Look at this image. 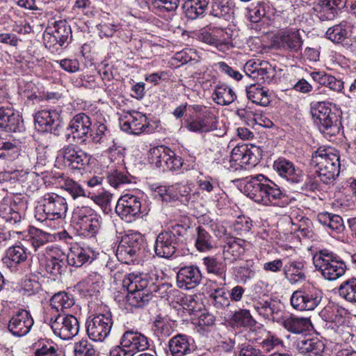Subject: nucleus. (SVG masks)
<instances>
[{"mask_svg":"<svg viewBox=\"0 0 356 356\" xmlns=\"http://www.w3.org/2000/svg\"><path fill=\"white\" fill-rule=\"evenodd\" d=\"M243 191L255 202L265 206L284 207L289 204V197L280 186L261 174L248 177Z\"/></svg>","mask_w":356,"mask_h":356,"instance_id":"nucleus-1","label":"nucleus"},{"mask_svg":"<svg viewBox=\"0 0 356 356\" xmlns=\"http://www.w3.org/2000/svg\"><path fill=\"white\" fill-rule=\"evenodd\" d=\"M122 286L127 291L124 308L130 312L133 308L145 306L152 299L153 292L157 290V286L147 274L134 273L124 277Z\"/></svg>","mask_w":356,"mask_h":356,"instance_id":"nucleus-2","label":"nucleus"},{"mask_svg":"<svg viewBox=\"0 0 356 356\" xmlns=\"http://www.w3.org/2000/svg\"><path fill=\"white\" fill-rule=\"evenodd\" d=\"M312 161L316 168V172L323 184H331L339 174V154L332 147L318 149L313 154Z\"/></svg>","mask_w":356,"mask_h":356,"instance_id":"nucleus-3","label":"nucleus"},{"mask_svg":"<svg viewBox=\"0 0 356 356\" xmlns=\"http://www.w3.org/2000/svg\"><path fill=\"white\" fill-rule=\"evenodd\" d=\"M310 113L319 131L325 136H333L340 131L339 116L331 108L327 102H312Z\"/></svg>","mask_w":356,"mask_h":356,"instance_id":"nucleus-4","label":"nucleus"},{"mask_svg":"<svg viewBox=\"0 0 356 356\" xmlns=\"http://www.w3.org/2000/svg\"><path fill=\"white\" fill-rule=\"evenodd\" d=\"M316 269L330 281L336 280L344 275L346 266L340 257L327 250L316 252L313 257Z\"/></svg>","mask_w":356,"mask_h":356,"instance_id":"nucleus-5","label":"nucleus"},{"mask_svg":"<svg viewBox=\"0 0 356 356\" xmlns=\"http://www.w3.org/2000/svg\"><path fill=\"white\" fill-rule=\"evenodd\" d=\"M195 115L185 120V127L191 132L205 134L218 129V120L212 108L193 105Z\"/></svg>","mask_w":356,"mask_h":356,"instance_id":"nucleus-6","label":"nucleus"},{"mask_svg":"<svg viewBox=\"0 0 356 356\" xmlns=\"http://www.w3.org/2000/svg\"><path fill=\"white\" fill-rule=\"evenodd\" d=\"M67 211L66 200L54 193H47L40 200V205L35 212L38 221L54 220L65 216Z\"/></svg>","mask_w":356,"mask_h":356,"instance_id":"nucleus-7","label":"nucleus"},{"mask_svg":"<svg viewBox=\"0 0 356 356\" xmlns=\"http://www.w3.org/2000/svg\"><path fill=\"white\" fill-rule=\"evenodd\" d=\"M74 220L88 236H95L102 227V218L90 207L81 205L74 208L72 213Z\"/></svg>","mask_w":356,"mask_h":356,"instance_id":"nucleus-8","label":"nucleus"},{"mask_svg":"<svg viewBox=\"0 0 356 356\" xmlns=\"http://www.w3.org/2000/svg\"><path fill=\"white\" fill-rule=\"evenodd\" d=\"M27 200L22 195L5 197L0 202V218L15 225L21 221V212L27 208Z\"/></svg>","mask_w":356,"mask_h":356,"instance_id":"nucleus-9","label":"nucleus"},{"mask_svg":"<svg viewBox=\"0 0 356 356\" xmlns=\"http://www.w3.org/2000/svg\"><path fill=\"white\" fill-rule=\"evenodd\" d=\"M63 165L74 172H81L89 165L91 156L78 146L70 144L64 146L59 151Z\"/></svg>","mask_w":356,"mask_h":356,"instance_id":"nucleus-10","label":"nucleus"},{"mask_svg":"<svg viewBox=\"0 0 356 356\" xmlns=\"http://www.w3.org/2000/svg\"><path fill=\"white\" fill-rule=\"evenodd\" d=\"M323 292L314 286L303 287L295 291L291 297L292 307L300 311L314 310L321 303Z\"/></svg>","mask_w":356,"mask_h":356,"instance_id":"nucleus-11","label":"nucleus"},{"mask_svg":"<svg viewBox=\"0 0 356 356\" xmlns=\"http://www.w3.org/2000/svg\"><path fill=\"white\" fill-rule=\"evenodd\" d=\"M112 325L113 320L110 312L99 314L88 318L86 332L91 340L102 342L109 335Z\"/></svg>","mask_w":356,"mask_h":356,"instance_id":"nucleus-12","label":"nucleus"},{"mask_svg":"<svg viewBox=\"0 0 356 356\" xmlns=\"http://www.w3.org/2000/svg\"><path fill=\"white\" fill-rule=\"evenodd\" d=\"M49 325L54 333L63 340L72 339L79 331V322L71 314H58L51 318Z\"/></svg>","mask_w":356,"mask_h":356,"instance_id":"nucleus-13","label":"nucleus"},{"mask_svg":"<svg viewBox=\"0 0 356 356\" xmlns=\"http://www.w3.org/2000/svg\"><path fill=\"white\" fill-rule=\"evenodd\" d=\"M143 239L140 234L131 233L124 236L118 246L116 257L119 261L130 264L139 255Z\"/></svg>","mask_w":356,"mask_h":356,"instance_id":"nucleus-14","label":"nucleus"},{"mask_svg":"<svg viewBox=\"0 0 356 356\" xmlns=\"http://www.w3.org/2000/svg\"><path fill=\"white\" fill-rule=\"evenodd\" d=\"M115 212L122 220L132 222L140 216V199L131 194L122 195L116 204Z\"/></svg>","mask_w":356,"mask_h":356,"instance_id":"nucleus-15","label":"nucleus"},{"mask_svg":"<svg viewBox=\"0 0 356 356\" xmlns=\"http://www.w3.org/2000/svg\"><path fill=\"white\" fill-rule=\"evenodd\" d=\"M45 270L57 277L65 271L66 254L57 246L48 245L44 248Z\"/></svg>","mask_w":356,"mask_h":356,"instance_id":"nucleus-16","label":"nucleus"},{"mask_svg":"<svg viewBox=\"0 0 356 356\" xmlns=\"http://www.w3.org/2000/svg\"><path fill=\"white\" fill-rule=\"evenodd\" d=\"M36 128L40 131L50 132L58 136L61 128L60 114L55 110H42L35 115Z\"/></svg>","mask_w":356,"mask_h":356,"instance_id":"nucleus-17","label":"nucleus"},{"mask_svg":"<svg viewBox=\"0 0 356 356\" xmlns=\"http://www.w3.org/2000/svg\"><path fill=\"white\" fill-rule=\"evenodd\" d=\"M120 127L124 131L138 135L146 131L148 128L145 115L138 111H128L120 119Z\"/></svg>","mask_w":356,"mask_h":356,"instance_id":"nucleus-18","label":"nucleus"},{"mask_svg":"<svg viewBox=\"0 0 356 356\" xmlns=\"http://www.w3.org/2000/svg\"><path fill=\"white\" fill-rule=\"evenodd\" d=\"M27 258V249L19 243L8 248L2 262L11 272L20 273L22 265Z\"/></svg>","mask_w":356,"mask_h":356,"instance_id":"nucleus-19","label":"nucleus"},{"mask_svg":"<svg viewBox=\"0 0 356 356\" xmlns=\"http://www.w3.org/2000/svg\"><path fill=\"white\" fill-rule=\"evenodd\" d=\"M33 325V319L29 312L21 309L10 318L8 328L13 335L23 337L26 335Z\"/></svg>","mask_w":356,"mask_h":356,"instance_id":"nucleus-20","label":"nucleus"},{"mask_svg":"<svg viewBox=\"0 0 356 356\" xmlns=\"http://www.w3.org/2000/svg\"><path fill=\"white\" fill-rule=\"evenodd\" d=\"M202 278L201 271L197 266H184L177 273V284L181 289H192L200 284Z\"/></svg>","mask_w":356,"mask_h":356,"instance_id":"nucleus-21","label":"nucleus"},{"mask_svg":"<svg viewBox=\"0 0 356 356\" xmlns=\"http://www.w3.org/2000/svg\"><path fill=\"white\" fill-rule=\"evenodd\" d=\"M348 1L318 0L314 9L320 20H332L338 15L339 11L346 7Z\"/></svg>","mask_w":356,"mask_h":356,"instance_id":"nucleus-22","label":"nucleus"},{"mask_svg":"<svg viewBox=\"0 0 356 356\" xmlns=\"http://www.w3.org/2000/svg\"><path fill=\"white\" fill-rule=\"evenodd\" d=\"M274 170L278 175L291 183H300L304 181L305 174L302 170L296 168L294 164L285 159H279L273 163Z\"/></svg>","mask_w":356,"mask_h":356,"instance_id":"nucleus-23","label":"nucleus"},{"mask_svg":"<svg viewBox=\"0 0 356 356\" xmlns=\"http://www.w3.org/2000/svg\"><path fill=\"white\" fill-rule=\"evenodd\" d=\"M92 121L90 118L83 113L76 114L70 121L69 129L74 138H77L81 142L86 141L88 135L92 136Z\"/></svg>","mask_w":356,"mask_h":356,"instance_id":"nucleus-24","label":"nucleus"},{"mask_svg":"<svg viewBox=\"0 0 356 356\" xmlns=\"http://www.w3.org/2000/svg\"><path fill=\"white\" fill-rule=\"evenodd\" d=\"M120 345L130 350L133 355L137 352L145 350L149 346L147 337L134 330H127L123 334L120 339Z\"/></svg>","mask_w":356,"mask_h":356,"instance_id":"nucleus-25","label":"nucleus"},{"mask_svg":"<svg viewBox=\"0 0 356 356\" xmlns=\"http://www.w3.org/2000/svg\"><path fill=\"white\" fill-rule=\"evenodd\" d=\"M177 245L174 235L163 231L156 236L154 252L159 257L169 259L176 252Z\"/></svg>","mask_w":356,"mask_h":356,"instance_id":"nucleus-26","label":"nucleus"},{"mask_svg":"<svg viewBox=\"0 0 356 356\" xmlns=\"http://www.w3.org/2000/svg\"><path fill=\"white\" fill-rule=\"evenodd\" d=\"M169 353L172 356H185L195 349L194 341L188 336L177 334L168 341Z\"/></svg>","mask_w":356,"mask_h":356,"instance_id":"nucleus-27","label":"nucleus"},{"mask_svg":"<svg viewBox=\"0 0 356 356\" xmlns=\"http://www.w3.org/2000/svg\"><path fill=\"white\" fill-rule=\"evenodd\" d=\"M275 42L279 48L292 52H298L302 44V40L297 30H288L277 36Z\"/></svg>","mask_w":356,"mask_h":356,"instance_id":"nucleus-28","label":"nucleus"},{"mask_svg":"<svg viewBox=\"0 0 356 356\" xmlns=\"http://www.w3.org/2000/svg\"><path fill=\"white\" fill-rule=\"evenodd\" d=\"M246 241L240 238H227L223 246V257L225 261L234 262L244 254Z\"/></svg>","mask_w":356,"mask_h":356,"instance_id":"nucleus-29","label":"nucleus"},{"mask_svg":"<svg viewBox=\"0 0 356 356\" xmlns=\"http://www.w3.org/2000/svg\"><path fill=\"white\" fill-rule=\"evenodd\" d=\"M285 278L291 284H296L306 279L305 261L300 259L289 260L283 267Z\"/></svg>","mask_w":356,"mask_h":356,"instance_id":"nucleus-30","label":"nucleus"},{"mask_svg":"<svg viewBox=\"0 0 356 356\" xmlns=\"http://www.w3.org/2000/svg\"><path fill=\"white\" fill-rule=\"evenodd\" d=\"M312 79L320 85L327 87L331 90L340 92L343 89V82L324 72H313L310 74Z\"/></svg>","mask_w":356,"mask_h":356,"instance_id":"nucleus-31","label":"nucleus"},{"mask_svg":"<svg viewBox=\"0 0 356 356\" xmlns=\"http://www.w3.org/2000/svg\"><path fill=\"white\" fill-rule=\"evenodd\" d=\"M195 246L199 252H209L215 246V239L210 232L202 226L195 229Z\"/></svg>","mask_w":356,"mask_h":356,"instance_id":"nucleus-32","label":"nucleus"},{"mask_svg":"<svg viewBox=\"0 0 356 356\" xmlns=\"http://www.w3.org/2000/svg\"><path fill=\"white\" fill-rule=\"evenodd\" d=\"M281 324L287 331L293 334H300L308 330L310 321L307 318L291 315L282 318Z\"/></svg>","mask_w":356,"mask_h":356,"instance_id":"nucleus-33","label":"nucleus"},{"mask_svg":"<svg viewBox=\"0 0 356 356\" xmlns=\"http://www.w3.org/2000/svg\"><path fill=\"white\" fill-rule=\"evenodd\" d=\"M297 346L301 353L307 356L320 355L325 349L324 343L317 338L300 340Z\"/></svg>","mask_w":356,"mask_h":356,"instance_id":"nucleus-34","label":"nucleus"},{"mask_svg":"<svg viewBox=\"0 0 356 356\" xmlns=\"http://www.w3.org/2000/svg\"><path fill=\"white\" fill-rule=\"evenodd\" d=\"M208 4L209 0H186L182 8L186 17L195 19L203 16Z\"/></svg>","mask_w":356,"mask_h":356,"instance_id":"nucleus-35","label":"nucleus"},{"mask_svg":"<svg viewBox=\"0 0 356 356\" xmlns=\"http://www.w3.org/2000/svg\"><path fill=\"white\" fill-rule=\"evenodd\" d=\"M234 161H239L244 165L254 166L257 162L256 156L246 145H241L235 147L230 155Z\"/></svg>","mask_w":356,"mask_h":356,"instance_id":"nucleus-36","label":"nucleus"},{"mask_svg":"<svg viewBox=\"0 0 356 356\" xmlns=\"http://www.w3.org/2000/svg\"><path fill=\"white\" fill-rule=\"evenodd\" d=\"M203 264L209 273H213L222 280L220 285H225L227 265L225 262L214 257H206L203 259Z\"/></svg>","mask_w":356,"mask_h":356,"instance_id":"nucleus-37","label":"nucleus"},{"mask_svg":"<svg viewBox=\"0 0 356 356\" xmlns=\"http://www.w3.org/2000/svg\"><path fill=\"white\" fill-rule=\"evenodd\" d=\"M90 258V252L80 246L72 247L66 255V261L70 266L81 267Z\"/></svg>","mask_w":356,"mask_h":356,"instance_id":"nucleus-38","label":"nucleus"},{"mask_svg":"<svg viewBox=\"0 0 356 356\" xmlns=\"http://www.w3.org/2000/svg\"><path fill=\"white\" fill-rule=\"evenodd\" d=\"M246 94L248 99L260 106H266L270 102L268 90L260 85L252 84L247 87Z\"/></svg>","mask_w":356,"mask_h":356,"instance_id":"nucleus-39","label":"nucleus"},{"mask_svg":"<svg viewBox=\"0 0 356 356\" xmlns=\"http://www.w3.org/2000/svg\"><path fill=\"white\" fill-rule=\"evenodd\" d=\"M216 48L218 51L225 52L229 49L233 31L231 29L213 28Z\"/></svg>","mask_w":356,"mask_h":356,"instance_id":"nucleus-40","label":"nucleus"},{"mask_svg":"<svg viewBox=\"0 0 356 356\" xmlns=\"http://www.w3.org/2000/svg\"><path fill=\"white\" fill-rule=\"evenodd\" d=\"M236 95L232 88L225 84L217 85L213 93V100L220 105H229L232 103Z\"/></svg>","mask_w":356,"mask_h":356,"instance_id":"nucleus-41","label":"nucleus"},{"mask_svg":"<svg viewBox=\"0 0 356 356\" xmlns=\"http://www.w3.org/2000/svg\"><path fill=\"white\" fill-rule=\"evenodd\" d=\"M29 241L35 252L46 245L51 236V234L40 229L32 227L29 229Z\"/></svg>","mask_w":356,"mask_h":356,"instance_id":"nucleus-42","label":"nucleus"},{"mask_svg":"<svg viewBox=\"0 0 356 356\" xmlns=\"http://www.w3.org/2000/svg\"><path fill=\"white\" fill-rule=\"evenodd\" d=\"M51 306L57 312L69 309L74 305V300L72 294L67 293L64 291H60L56 293L51 298Z\"/></svg>","mask_w":356,"mask_h":356,"instance_id":"nucleus-43","label":"nucleus"},{"mask_svg":"<svg viewBox=\"0 0 356 356\" xmlns=\"http://www.w3.org/2000/svg\"><path fill=\"white\" fill-rule=\"evenodd\" d=\"M292 230L296 233H299L298 236L310 237L312 236V221L306 217L300 216L291 218Z\"/></svg>","mask_w":356,"mask_h":356,"instance_id":"nucleus-44","label":"nucleus"},{"mask_svg":"<svg viewBox=\"0 0 356 356\" xmlns=\"http://www.w3.org/2000/svg\"><path fill=\"white\" fill-rule=\"evenodd\" d=\"M259 349L264 353H268L276 348L277 346L284 347V341L278 337L275 334L268 331L264 338L258 342Z\"/></svg>","mask_w":356,"mask_h":356,"instance_id":"nucleus-45","label":"nucleus"},{"mask_svg":"<svg viewBox=\"0 0 356 356\" xmlns=\"http://www.w3.org/2000/svg\"><path fill=\"white\" fill-rule=\"evenodd\" d=\"M339 293L347 301L356 302V278L343 282L339 287Z\"/></svg>","mask_w":356,"mask_h":356,"instance_id":"nucleus-46","label":"nucleus"},{"mask_svg":"<svg viewBox=\"0 0 356 356\" xmlns=\"http://www.w3.org/2000/svg\"><path fill=\"white\" fill-rule=\"evenodd\" d=\"M19 155V147L15 143L0 136V159L13 160Z\"/></svg>","mask_w":356,"mask_h":356,"instance_id":"nucleus-47","label":"nucleus"},{"mask_svg":"<svg viewBox=\"0 0 356 356\" xmlns=\"http://www.w3.org/2000/svg\"><path fill=\"white\" fill-rule=\"evenodd\" d=\"M212 305L218 310H225L230 306L229 298L227 296V293L222 288L214 290L210 295Z\"/></svg>","mask_w":356,"mask_h":356,"instance_id":"nucleus-48","label":"nucleus"},{"mask_svg":"<svg viewBox=\"0 0 356 356\" xmlns=\"http://www.w3.org/2000/svg\"><path fill=\"white\" fill-rule=\"evenodd\" d=\"M54 30L51 32L58 40V46H64L71 35L70 27L67 25L65 21H56L54 23Z\"/></svg>","mask_w":356,"mask_h":356,"instance_id":"nucleus-49","label":"nucleus"},{"mask_svg":"<svg viewBox=\"0 0 356 356\" xmlns=\"http://www.w3.org/2000/svg\"><path fill=\"white\" fill-rule=\"evenodd\" d=\"M348 33L346 25L341 23L329 28L325 35L332 42L341 43L347 38Z\"/></svg>","mask_w":356,"mask_h":356,"instance_id":"nucleus-50","label":"nucleus"},{"mask_svg":"<svg viewBox=\"0 0 356 356\" xmlns=\"http://www.w3.org/2000/svg\"><path fill=\"white\" fill-rule=\"evenodd\" d=\"M231 321L237 327H252L256 323L250 312L246 309H240L234 312L232 316Z\"/></svg>","mask_w":356,"mask_h":356,"instance_id":"nucleus-51","label":"nucleus"},{"mask_svg":"<svg viewBox=\"0 0 356 356\" xmlns=\"http://www.w3.org/2000/svg\"><path fill=\"white\" fill-rule=\"evenodd\" d=\"M210 13L215 17L228 21L232 18L233 12L232 8L227 3L214 2L212 3Z\"/></svg>","mask_w":356,"mask_h":356,"instance_id":"nucleus-52","label":"nucleus"},{"mask_svg":"<svg viewBox=\"0 0 356 356\" xmlns=\"http://www.w3.org/2000/svg\"><path fill=\"white\" fill-rule=\"evenodd\" d=\"M275 74V69L273 67L269 62L266 60H262L258 71H257L255 74L254 80L259 81H262L264 82L267 81L269 82L272 80L273 77Z\"/></svg>","mask_w":356,"mask_h":356,"instance_id":"nucleus-53","label":"nucleus"},{"mask_svg":"<svg viewBox=\"0 0 356 356\" xmlns=\"http://www.w3.org/2000/svg\"><path fill=\"white\" fill-rule=\"evenodd\" d=\"M61 188L68 192L73 199L86 195L83 187L79 183L70 178L63 179Z\"/></svg>","mask_w":356,"mask_h":356,"instance_id":"nucleus-54","label":"nucleus"},{"mask_svg":"<svg viewBox=\"0 0 356 356\" xmlns=\"http://www.w3.org/2000/svg\"><path fill=\"white\" fill-rule=\"evenodd\" d=\"M2 130L9 132H20L24 130L23 120L21 117L12 110L9 118Z\"/></svg>","mask_w":356,"mask_h":356,"instance_id":"nucleus-55","label":"nucleus"},{"mask_svg":"<svg viewBox=\"0 0 356 356\" xmlns=\"http://www.w3.org/2000/svg\"><path fill=\"white\" fill-rule=\"evenodd\" d=\"M108 182L114 188H118L121 185L131 182V177L124 172L113 170L107 176Z\"/></svg>","mask_w":356,"mask_h":356,"instance_id":"nucleus-56","label":"nucleus"},{"mask_svg":"<svg viewBox=\"0 0 356 356\" xmlns=\"http://www.w3.org/2000/svg\"><path fill=\"white\" fill-rule=\"evenodd\" d=\"M106 122L104 118L100 119L99 121L97 122L95 125V132L92 134V141L95 143H104L105 140H108L107 138V127L105 125L104 122Z\"/></svg>","mask_w":356,"mask_h":356,"instance_id":"nucleus-57","label":"nucleus"},{"mask_svg":"<svg viewBox=\"0 0 356 356\" xmlns=\"http://www.w3.org/2000/svg\"><path fill=\"white\" fill-rule=\"evenodd\" d=\"M74 356H95V350L88 340H81L74 344Z\"/></svg>","mask_w":356,"mask_h":356,"instance_id":"nucleus-58","label":"nucleus"},{"mask_svg":"<svg viewBox=\"0 0 356 356\" xmlns=\"http://www.w3.org/2000/svg\"><path fill=\"white\" fill-rule=\"evenodd\" d=\"M165 149H170L164 146H160L153 149L152 152V160L155 165L158 168H163V170H165L166 161L170 158L169 152H167Z\"/></svg>","mask_w":356,"mask_h":356,"instance_id":"nucleus-59","label":"nucleus"},{"mask_svg":"<svg viewBox=\"0 0 356 356\" xmlns=\"http://www.w3.org/2000/svg\"><path fill=\"white\" fill-rule=\"evenodd\" d=\"M156 197H159L163 202H170L177 198V193L173 186H159L154 190Z\"/></svg>","mask_w":356,"mask_h":356,"instance_id":"nucleus-60","label":"nucleus"},{"mask_svg":"<svg viewBox=\"0 0 356 356\" xmlns=\"http://www.w3.org/2000/svg\"><path fill=\"white\" fill-rule=\"evenodd\" d=\"M252 222L248 218L244 216L238 217L234 224V232L238 235H243L248 233L252 228Z\"/></svg>","mask_w":356,"mask_h":356,"instance_id":"nucleus-61","label":"nucleus"},{"mask_svg":"<svg viewBox=\"0 0 356 356\" xmlns=\"http://www.w3.org/2000/svg\"><path fill=\"white\" fill-rule=\"evenodd\" d=\"M266 5L259 3L250 10L249 19L252 23H258L266 17Z\"/></svg>","mask_w":356,"mask_h":356,"instance_id":"nucleus-62","label":"nucleus"},{"mask_svg":"<svg viewBox=\"0 0 356 356\" xmlns=\"http://www.w3.org/2000/svg\"><path fill=\"white\" fill-rule=\"evenodd\" d=\"M175 58L184 64L192 60H197V54L195 49L186 48L181 51L177 52Z\"/></svg>","mask_w":356,"mask_h":356,"instance_id":"nucleus-63","label":"nucleus"},{"mask_svg":"<svg viewBox=\"0 0 356 356\" xmlns=\"http://www.w3.org/2000/svg\"><path fill=\"white\" fill-rule=\"evenodd\" d=\"M197 185L202 192H206L207 193H211L218 190V183L211 177L198 180Z\"/></svg>","mask_w":356,"mask_h":356,"instance_id":"nucleus-64","label":"nucleus"}]
</instances>
